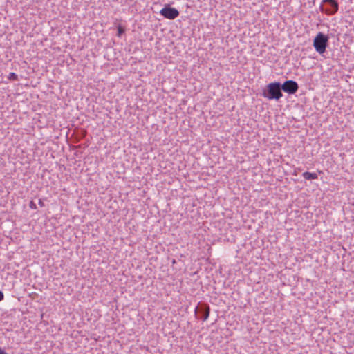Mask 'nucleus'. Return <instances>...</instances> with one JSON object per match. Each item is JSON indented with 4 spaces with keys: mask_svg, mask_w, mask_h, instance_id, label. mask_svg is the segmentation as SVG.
I'll use <instances>...</instances> for the list:
<instances>
[{
    "mask_svg": "<svg viewBox=\"0 0 354 354\" xmlns=\"http://www.w3.org/2000/svg\"><path fill=\"white\" fill-rule=\"evenodd\" d=\"M281 89L288 94L295 93L298 89V84L293 80H286L283 84H281Z\"/></svg>",
    "mask_w": 354,
    "mask_h": 354,
    "instance_id": "5",
    "label": "nucleus"
},
{
    "mask_svg": "<svg viewBox=\"0 0 354 354\" xmlns=\"http://www.w3.org/2000/svg\"><path fill=\"white\" fill-rule=\"evenodd\" d=\"M339 9V4L337 0H322V3L319 6L321 12L328 15L335 14Z\"/></svg>",
    "mask_w": 354,
    "mask_h": 354,
    "instance_id": "3",
    "label": "nucleus"
},
{
    "mask_svg": "<svg viewBox=\"0 0 354 354\" xmlns=\"http://www.w3.org/2000/svg\"><path fill=\"white\" fill-rule=\"evenodd\" d=\"M30 207L31 209H36L37 206H36V205L32 201H31L30 203Z\"/></svg>",
    "mask_w": 354,
    "mask_h": 354,
    "instance_id": "10",
    "label": "nucleus"
},
{
    "mask_svg": "<svg viewBox=\"0 0 354 354\" xmlns=\"http://www.w3.org/2000/svg\"><path fill=\"white\" fill-rule=\"evenodd\" d=\"M0 354H8L4 350L0 348Z\"/></svg>",
    "mask_w": 354,
    "mask_h": 354,
    "instance_id": "12",
    "label": "nucleus"
},
{
    "mask_svg": "<svg viewBox=\"0 0 354 354\" xmlns=\"http://www.w3.org/2000/svg\"><path fill=\"white\" fill-rule=\"evenodd\" d=\"M199 310L200 312H202L203 314V321H206L209 316V306H205V307H201L200 308H198V307H196L195 308V314L197 313V310Z\"/></svg>",
    "mask_w": 354,
    "mask_h": 354,
    "instance_id": "6",
    "label": "nucleus"
},
{
    "mask_svg": "<svg viewBox=\"0 0 354 354\" xmlns=\"http://www.w3.org/2000/svg\"><path fill=\"white\" fill-rule=\"evenodd\" d=\"M302 176L305 180H315L318 178V175L316 173H310L305 171L302 174Z\"/></svg>",
    "mask_w": 354,
    "mask_h": 354,
    "instance_id": "7",
    "label": "nucleus"
},
{
    "mask_svg": "<svg viewBox=\"0 0 354 354\" xmlns=\"http://www.w3.org/2000/svg\"><path fill=\"white\" fill-rule=\"evenodd\" d=\"M281 86L280 82H271L266 86V88L262 92V95L270 100H279L282 96Z\"/></svg>",
    "mask_w": 354,
    "mask_h": 354,
    "instance_id": "1",
    "label": "nucleus"
},
{
    "mask_svg": "<svg viewBox=\"0 0 354 354\" xmlns=\"http://www.w3.org/2000/svg\"><path fill=\"white\" fill-rule=\"evenodd\" d=\"M39 203L40 205H41V206L43 205V203H42V201L41 200L39 201Z\"/></svg>",
    "mask_w": 354,
    "mask_h": 354,
    "instance_id": "13",
    "label": "nucleus"
},
{
    "mask_svg": "<svg viewBox=\"0 0 354 354\" xmlns=\"http://www.w3.org/2000/svg\"><path fill=\"white\" fill-rule=\"evenodd\" d=\"M328 43V37L319 32L313 40V47L318 53L323 54L326 51Z\"/></svg>",
    "mask_w": 354,
    "mask_h": 354,
    "instance_id": "2",
    "label": "nucleus"
},
{
    "mask_svg": "<svg viewBox=\"0 0 354 354\" xmlns=\"http://www.w3.org/2000/svg\"><path fill=\"white\" fill-rule=\"evenodd\" d=\"M4 298V295H3V293L0 291V301H2Z\"/></svg>",
    "mask_w": 354,
    "mask_h": 354,
    "instance_id": "11",
    "label": "nucleus"
},
{
    "mask_svg": "<svg viewBox=\"0 0 354 354\" xmlns=\"http://www.w3.org/2000/svg\"><path fill=\"white\" fill-rule=\"evenodd\" d=\"M8 78L10 80H18V75L15 73H10L8 76Z\"/></svg>",
    "mask_w": 354,
    "mask_h": 354,
    "instance_id": "8",
    "label": "nucleus"
},
{
    "mask_svg": "<svg viewBox=\"0 0 354 354\" xmlns=\"http://www.w3.org/2000/svg\"><path fill=\"white\" fill-rule=\"evenodd\" d=\"M160 14L166 19H174L178 17L179 12L175 8H172L169 6H165L160 10Z\"/></svg>",
    "mask_w": 354,
    "mask_h": 354,
    "instance_id": "4",
    "label": "nucleus"
},
{
    "mask_svg": "<svg viewBox=\"0 0 354 354\" xmlns=\"http://www.w3.org/2000/svg\"><path fill=\"white\" fill-rule=\"evenodd\" d=\"M123 32H124V30L122 29V27L119 26L118 28V35L120 36Z\"/></svg>",
    "mask_w": 354,
    "mask_h": 354,
    "instance_id": "9",
    "label": "nucleus"
}]
</instances>
